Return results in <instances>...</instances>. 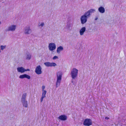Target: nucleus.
Wrapping results in <instances>:
<instances>
[{"instance_id":"nucleus-11","label":"nucleus","mask_w":126,"mask_h":126,"mask_svg":"<svg viewBox=\"0 0 126 126\" xmlns=\"http://www.w3.org/2000/svg\"><path fill=\"white\" fill-rule=\"evenodd\" d=\"M67 116L65 115H62L58 117V119L61 121H64L67 119Z\"/></svg>"},{"instance_id":"nucleus-7","label":"nucleus","mask_w":126,"mask_h":126,"mask_svg":"<svg viewBox=\"0 0 126 126\" xmlns=\"http://www.w3.org/2000/svg\"><path fill=\"white\" fill-rule=\"evenodd\" d=\"M92 123L91 120L90 119H86L84 122L83 124L84 126H89L92 125Z\"/></svg>"},{"instance_id":"nucleus-10","label":"nucleus","mask_w":126,"mask_h":126,"mask_svg":"<svg viewBox=\"0 0 126 126\" xmlns=\"http://www.w3.org/2000/svg\"><path fill=\"white\" fill-rule=\"evenodd\" d=\"M73 26V24L72 23L69 22L67 23L66 26V28L68 30H71Z\"/></svg>"},{"instance_id":"nucleus-12","label":"nucleus","mask_w":126,"mask_h":126,"mask_svg":"<svg viewBox=\"0 0 126 126\" xmlns=\"http://www.w3.org/2000/svg\"><path fill=\"white\" fill-rule=\"evenodd\" d=\"M95 11V9H91L88 10L85 13L90 17L91 16V14L94 13Z\"/></svg>"},{"instance_id":"nucleus-23","label":"nucleus","mask_w":126,"mask_h":126,"mask_svg":"<svg viewBox=\"0 0 126 126\" xmlns=\"http://www.w3.org/2000/svg\"><path fill=\"white\" fill-rule=\"evenodd\" d=\"M6 47V46H0V48L1 50H3L4 49H5Z\"/></svg>"},{"instance_id":"nucleus-9","label":"nucleus","mask_w":126,"mask_h":126,"mask_svg":"<svg viewBox=\"0 0 126 126\" xmlns=\"http://www.w3.org/2000/svg\"><path fill=\"white\" fill-rule=\"evenodd\" d=\"M44 65L47 67L55 66L57 65L56 63H50L47 62L44 63Z\"/></svg>"},{"instance_id":"nucleus-8","label":"nucleus","mask_w":126,"mask_h":126,"mask_svg":"<svg viewBox=\"0 0 126 126\" xmlns=\"http://www.w3.org/2000/svg\"><path fill=\"white\" fill-rule=\"evenodd\" d=\"M42 68L40 65L37 66L35 69V72L37 75H40L42 73Z\"/></svg>"},{"instance_id":"nucleus-16","label":"nucleus","mask_w":126,"mask_h":126,"mask_svg":"<svg viewBox=\"0 0 126 126\" xmlns=\"http://www.w3.org/2000/svg\"><path fill=\"white\" fill-rule=\"evenodd\" d=\"M17 71L21 73H23L25 72V69L22 67H19L17 68Z\"/></svg>"},{"instance_id":"nucleus-2","label":"nucleus","mask_w":126,"mask_h":126,"mask_svg":"<svg viewBox=\"0 0 126 126\" xmlns=\"http://www.w3.org/2000/svg\"><path fill=\"white\" fill-rule=\"evenodd\" d=\"M78 70L75 68H73L71 70L70 75L72 78V82L73 84H74V83L73 82V79H76L78 75Z\"/></svg>"},{"instance_id":"nucleus-18","label":"nucleus","mask_w":126,"mask_h":126,"mask_svg":"<svg viewBox=\"0 0 126 126\" xmlns=\"http://www.w3.org/2000/svg\"><path fill=\"white\" fill-rule=\"evenodd\" d=\"M23 106V107L27 108L28 107V105L27 101L26 100L21 101Z\"/></svg>"},{"instance_id":"nucleus-20","label":"nucleus","mask_w":126,"mask_h":126,"mask_svg":"<svg viewBox=\"0 0 126 126\" xmlns=\"http://www.w3.org/2000/svg\"><path fill=\"white\" fill-rule=\"evenodd\" d=\"M27 96V93H25L23 94L21 99V101L26 100V98Z\"/></svg>"},{"instance_id":"nucleus-19","label":"nucleus","mask_w":126,"mask_h":126,"mask_svg":"<svg viewBox=\"0 0 126 126\" xmlns=\"http://www.w3.org/2000/svg\"><path fill=\"white\" fill-rule=\"evenodd\" d=\"M63 50V47L61 46H60L57 47V53L59 54L61 51Z\"/></svg>"},{"instance_id":"nucleus-5","label":"nucleus","mask_w":126,"mask_h":126,"mask_svg":"<svg viewBox=\"0 0 126 126\" xmlns=\"http://www.w3.org/2000/svg\"><path fill=\"white\" fill-rule=\"evenodd\" d=\"M56 46L55 43H50L48 46L49 50L51 51H53L56 48Z\"/></svg>"},{"instance_id":"nucleus-24","label":"nucleus","mask_w":126,"mask_h":126,"mask_svg":"<svg viewBox=\"0 0 126 126\" xmlns=\"http://www.w3.org/2000/svg\"><path fill=\"white\" fill-rule=\"evenodd\" d=\"M58 57L57 56H54L52 58L53 60H55L57 59H58Z\"/></svg>"},{"instance_id":"nucleus-14","label":"nucleus","mask_w":126,"mask_h":126,"mask_svg":"<svg viewBox=\"0 0 126 126\" xmlns=\"http://www.w3.org/2000/svg\"><path fill=\"white\" fill-rule=\"evenodd\" d=\"M86 28L85 27H83L81 28L79 31L80 35L81 36L83 35L86 31Z\"/></svg>"},{"instance_id":"nucleus-25","label":"nucleus","mask_w":126,"mask_h":126,"mask_svg":"<svg viewBox=\"0 0 126 126\" xmlns=\"http://www.w3.org/2000/svg\"><path fill=\"white\" fill-rule=\"evenodd\" d=\"M45 86H43L42 87V91H45L44 90L45 88Z\"/></svg>"},{"instance_id":"nucleus-4","label":"nucleus","mask_w":126,"mask_h":126,"mask_svg":"<svg viewBox=\"0 0 126 126\" xmlns=\"http://www.w3.org/2000/svg\"><path fill=\"white\" fill-rule=\"evenodd\" d=\"M17 28V25H16L12 24L9 26L5 31L6 32H14Z\"/></svg>"},{"instance_id":"nucleus-13","label":"nucleus","mask_w":126,"mask_h":126,"mask_svg":"<svg viewBox=\"0 0 126 126\" xmlns=\"http://www.w3.org/2000/svg\"><path fill=\"white\" fill-rule=\"evenodd\" d=\"M19 78L21 79H23L25 78H26L28 79H30V76L26 74L20 75L19 76Z\"/></svg>"},{"instance_id":"nucleus-28","label":"nucleus","mask_w":126,"mask_h":126,"mask_svg":"<svg viewBox=\"0 0 126 126\" xmlns=\"http://www.w3.org/2000/svg\"><path fill=\"white\" fill-rule=\"evenodd\" d=\"M105 118L106 119H109V118L108 117H106Z\"/></svg>"},{"instance_id":"nucleus-6","label":"nucleus","mask_w":126,"mask_h":126,"mask_svg":"<svg viewBox=\"0 0 126 126\" xmlns=\"http://www.w3.org/2000/svg\"><path fill=\"white\" fill-rule=\"evenodd\" d=\"M24 33L26 34H29L32 32V30L30 27L29 26H26L24 29Z\"/></svg>"},{"instance_id":"nucleus-17","label":"nucleus","mask_w":126,"mask_h":126,"mask_svg":"<svg viewBox=\"0 0 126 126\" xmlns=\"http://www.w3.org/2000/svg\"><path fill=\"white\" fill-rule=\"evenodd\" d=\"M98 11L101 13H103L105 12V9L102 6H101L98 8Z\"/></svg>"},{"instance_id":"nucleus-27","label":"nucleus","mask_w":126,"mask_h":126,"mask_svg":"<svg viewBox=\"0 0 126 126\" xmlns=\"http://www.w3.org/2000/svg\"><path fill=\"white\" fill-rule=\"evenodd\" d=\"M98 19V18L97 17H96L95 18V20H97Z\"/></svg>"},{"instance_id":"nucleus-22","label":"nucleus","mask_w":126,"mask_h":126,"mask_svg":"<svg viewBox=\"0 0 126 126\" xmlns=\"http://www.w3.org/2000/svg\"><path fill=\"white\" fill-rule=\"evenodd\" d=\"M44 22H42L41 23H39L38 24V26L39 27H43L44 25Z\"/></svg>"},{"instance_id":"nucleus-26","label":"nucleus","mask_w":126,"mask_h":126,"mask_svg":"<svg viewBox=\"0 0 126 126\" xmlns=\"http://www.w3.org/2000/svg\"><path fill=\"white\" fill-rule=\"evenodd\" d=\"M25 71H29L30 70L29 69H25Z\"/></svg>"},{"instance_id":"nucleus-21","label":"nucleus","mask_w":126,"mask_h":126,"mask_svg":"<svg viewBox=\"0 0 126 126\" xmlns=\"http://www.w3.org/2000/svg\"><path fill=\"white\" fill-rule=\"evenodd\" d=\"M31 55L29 53H28L26 55V59L27 60H29L31 59Z\"/></svg>"},{"instance_id":"nucleus-29","label":"nucleus","mask_w":126,"mask_h":126,"mask_svg":"<svg viewBox=\"0 0 126 126\" xmlns=\"http://www.w3.org/2000/svg\"><path fill=\"white\" fill-rule=\"evenodd\" d=\"M1 24V22L0 21V24Z\"/></svg>"},{"instance_id":"nucleus-3","label":"nucleus","mask_w":126,"mask_h":126,"mask_svg":"<svg viewBox=\"0 0 126 126\" xmlns=\"http://www.w3.org/2000/svg\"><path fill=\"white\" fill-rule=\"evenodd\" d=\"M90 17L85 13L83 15L81 16L80 17V21L82 24H84L87 22V19Z\"/></svg>"},{"instance_id":"nucleus-1","label":"nucleus","mask_w":126,"mask_h":126,"mask_svg":"<svg viewBox=\"0 0 126 126\" xmlns=\"http://www.w3.org/2000/svg\"><path fill=\"white\" fill-rule=\"evenodd\" d=\"M62 75V72L60 71H59L57 73V80L56 82V88L59 86L61 83Z\"/></svg>"},{"instance_id":"nucleus-15","label":"nucleus","mask_w":126,"mask_h":126,"mask_svg":"<svg viewBox=\"0 0 126 126\" xmlns=\"http://www.w3.org/2000/svg\"><path fill=\"white\" fill-rule=\"evenodd\" d=\"M46 93L47 91H42V96L40 99L41 102L43 101V99L46 97Z\"/></svg>"}]
</instances>
